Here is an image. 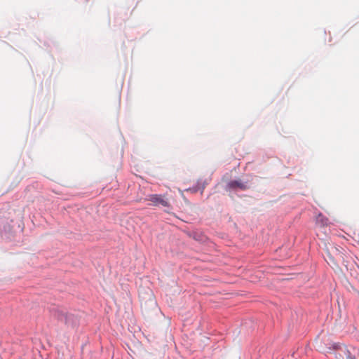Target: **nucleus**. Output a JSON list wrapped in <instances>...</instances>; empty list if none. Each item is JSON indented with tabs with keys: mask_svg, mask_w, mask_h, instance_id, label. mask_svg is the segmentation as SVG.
<instances>
[{
	"mask_svg": "<svg viewBox=\"0 0 359 359\" xmlns=\"http://www.w3.org/2000/svg\"><path fill=\"white\" fill-rule=\"evenodd\" d=\"M153 206H162L164 208L170 207V203L166 195L163 194H150L146 198Z\"/></svg>",
	"mask_w": 359,
	"mask_h": 359,
	"instance_id": "f257e3e1",
	"label": "nucleus"
},
{
	"mask_svg": "<svg viewBox=\"0 0 359 359\" xmlns=\"http://www.w3.org/2000/svg\"><path fill=\"white\" fill-rule=\"evenodd\" d=\"M58 320L64 323L68 327H74L79 325V319L72 313L60 312L57 315Z\"/></svg>",
	"mask_w": 359,
	"mask_h": 359,
	"instance_id": "f03ea898",
	"label": "nucleus"
},
{
	"mask_svg": "<svg viewBox=\"0 0 359 359\" xmlns=\"http://www.w3.org/2000/svg\"><path fill=\"white\" fill-rule=\"evenodd\" d=\"M230 189H240L245 190L247 189V185L242 182L241 180H233L228 184Z\"/></svg>",
	"mask_w": 359,
	"mask_h": 359,
	"instance_id": "7ed1b4c3",
	"label": "nucleus"
},
{
	"mask_svg": "<svg viewBox=\"0 0 359 359\" xmlns=\"http://www.w3.org/2000/svg\"><path fill=\"white\" fill-rule=\"evenodd\" d=\"M316 223L320 226H327L328 219L322 214H319L316 217Z\"/></svg>",
	"mask_w": 359,
	"mask_h": 359,
	"instance_id": "20e7f679",
	"label": "nucleus"
},
{
	"mask_svg": "<svg viewBox=\"0 0 359 359\" xmlns=\"http://www.w3.org/2000/svg\"><path fill=\"white\" fill-rule=\"evenodd\" d=\"M349 358H350V359H354V358H351V357H349Z\"/></svg>",
	"mask_w": 359,
	"mask_h": 359,
	"instance_id": "39448f33",
	"label": "nucleus"
}]
</instances>
